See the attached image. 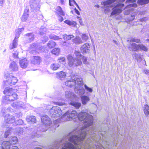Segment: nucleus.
Returning a JSON list of instances; mask_svg holds the SVG:
<instances>
[{"label":"nucleus","instance_id":"obj_1","mask_svg":"<svg viewBox=\"0 0 149 149\" xmlns=\"http://www.w3.org/2000/svg\"><path fill=\"white\" fill-rule=\"evenodd\" d=\"M125 0H108L106 1H102L101 3V4L103 6V7L106 8L104 9V12L107 14L111 12L110 16L114 15H118L122 11L120 8H123L124 6V4L119 3H117L114 7L112 8L111 7H107L110 4L114 3L117 1H119L121 2H123ZM136 0H127L126 2L129 3L135 2Z\"/></svg>","mask_w":149,"mask_h":149},{"label":"nucleus","instance_id":"obj_2","mask_svg":"<svg viewBox=\"0 0 149 149\" xmlns=\"http://www.w3.org/2000/svg\"><path fill=\"white\" fill-rule=\"evenodd\" d=\"M73 78L74 77L72 78L71 80L66 81L65 85L71 88L75 85L74 91L76 93L82 95L85 93V91L83 87H81L84 84L82 78L79 77Z\"/></svg>","mask_w":149,"mask_h":149},{"label":"nucleus","instance_id":"obj_3","mask_svg":"<svg viewBox=\"0 0 149 149\" xmlns=\"http://www.w3.org/2000/svg\"><path fill=\"white\" fill-rule=\"evenodd\" d=\"M15 90L11 88H6L3 93L6 95L2 98V101L4 104H8L16 100L17 95L14 92Z\"/></svg>","mask_w":149,"mask_h":149},{"label":"nucleus","instance_id":"obj_4","mask_svg":"<svg viewBox=\"0 0 149 149\" xmlns=\"http://www.w3.org/2000/svg\"><path fill=\"white\" fill-rule=\"evenodd\" d=\"M75 55L77 58H74L71 55H68L67 56V59L68 61V65L70 67L73 66L74 67L81 66L82 65V62L80 57L81 58L82 55L79 52L75 51L74 52Z\"/></svg>","mask_w":149,"mask_h":149},{"label":"nucleus","instance_id":"obj_5","mask_svg":"<svg viewBox=\"0 0 149 149\" xmlns=\"http://www.w3.org/2000/svg\"><path fill=\"white\" fill-rule=\"evenodd\" d=\"M12 132H14L16 134L20 135L23 134V129L22 128L19 126H17L14 129L12 127H8L6 129V131L5 133L4 136L6 138L8 137L9 135Z\"/></svg>","mask_w":149,"mask_h":149},{"label":"nucleus","instance_id":"obj_6","mask_svg":"<svg viewBox=\"0 0 149 149\" xmlns=\"http://www.w3.org/2000/svg\"><path fill=\"white\" fill-rule=\"evenodd\" d=\"M130 45L128 47L129 50L134 51H137L141 50L145 51H148V48L143 44L137 45L135 43H131Z\"/></svg>","mask_w":149,"mask_h":149},{"label":"nucleus","instance_id":"obj_7","mask_svg":"<svg viewBox=\"0 0 149 149\" xmlns=\"http://www.w3.org/2000/svg\"><path fill=\"white\" fill-rule=\"evenodd\" d=\"M49 114L51 117H58L62 114L61 108L58 107H53L50 110Z\"/></svg>","mask_w":149,"mask_h":149},{"label":"nucleus","instance_id":"obj_8","mask_svg":"<svg viewBox=\"0 0 149 149\" xmlns=\"http://www.w3.org/2000/svg\"><path fill=\"white\" fill-rule=\"evenodd\" d=\"M137 5L136 3H132L126 6V8H129L125 11L124 12V15H127L131 13L133 14L134 13V9L133 7L136 8L137 7Z\"/></svg>","mask_w":149,"mask_h":149},{"label":"nucleus","instance_id":"obj_9","mask_svg":"<svg viewBox=\"0 0 149 149\" xmlns=\"http://www.w3.org/2000/svg\"><path fill=\"white\" fill-rule=\"evenodd\" d=\"M6 77L8 79L6 80L5 83L6 84H8L10 86L15 85L17 82V78L14 76L8 77V74Z\"/></svg>","mask_w":149,"mask_h":149},{"label":"nucleus","instance_id":"obj_10","mask_svg":"<svg viewBox=\"0 0 149 149\" xmlns=\"http://www.w3.org/2000/svg\"><path fill=\"white\" fill-rule=\"evenodd\" d=\"M30 48L32 49L30 51V53L32 54H34V53L35 52V50L37 49L40 51H43L44 50L43 46H38L37 43H34L31 45L30 46Z\"/></svg>","mask_w":149,"mask_h":149},{"label":"nucleus","instance_id":"obj_11","mask_svg":"<svg viewBox=\"0 0 149 149\" xmlns=\"http://www.w3.org/2000/svg\"><path fill=\"white\" fill-rule=\"evenodd\" d=\"M10 143L8 141H4L1 144V148L2 149H18V147L16 146H13L10 148Z\"/></svg>","mask_w":149,"mask_h":149},{"label":"nucleus","instance_id":"obj_12","mask_svg":"<svg viewBox=\"0 0 149 149\" xmlns=\"http://www.w3.org/2000/svg\"><path fill=\"white\" fill-rule=\"evenodd\" d=\"M5 122V124L8 123L9 124L13 123L15 122V117L12 115H10L9 114H6L4 117Z\"/></svg>","mask_w":149,"mask_h":149},{"label":"nucleus","instance_id":"obj_13","mask_svg":"<svg viewBox=\"0 0 149 149\" xmlns=\"http://www.w3.org/2000/svg\"><path fill=\"white\" fill-rule=\"evenodd\" d=\"M31 63L34 65H39L41 61V58L39 56H34L31 57Z\"/></svg>","mask_w":149,"mask_h":149},{"label":"nucleus","instance_id":"obj_14","mask_svg":"<svg viewBox=\"0 0 149 149\" xmlns=\"http://www.w3.org/2000/svg\"><path fill=\"white\" fill-rule=\"evenodd\" d=\"M77 94L81 97L83 104H86L87 102L90 100V98L88 96H90L91 94L89 93L86 92V95H83L84 94L82 95H79V93Z\"/></svg>","mask_w":149,"mask_h":149},{"label":"nucleus","instance_id":"obj_15","mask_svg":"<svg viewBox=\"0 0 149 149\" xmlns=\"http://www.w3.org/2000/svg\"><path fill=\"white\" fill-rule=\"evenodd\" d=\"M41 120L42 123L45 125H50L52 124V122L49 117L45 115L41 117Z\"/></svg>","mask_w":149,"mask_h":149},{"label":"nucleus","instance_id":"obj_16","mask_svg":"<svg viewBox=\"0 0 149 149\" xmlns=\"http://www.w3.org/2000/svg\"><path fill=\"white\" fill-rule=\"evenodd\" d=\"M20 34L16 33L15 34V37L14 39L13 40V42L12 44H10L9 46V48L10 49H12L13 48L16 47L17 43V39L19 37Z\"/></svg>","mask_w":149,"mask_h":149},{"label":"nucleus","instance_id":"obj_17","mask_svg":"<svg viewBox=\"0 0 149 149\" xmlns=\"http://www.w3.org/2000/svg\"><path fill=\"white\" fill-rule=\"evenodd\" d=\"M90 46L89 44L86 43L83 45L81 48V51L83 54L89 52Z\"/></svg>","mask_w":149,"mask_h":149},{"label":"nucleus","instance_id":"obj_18","mask_svg":"<svg viewBox=\"0 0 149 149\" xmlns=\"http://www.w3.org/2000/svg\"><path fill=\"white\" fill-rule=\"evenodd\" d=\"M19 65L22 68H26L28 64V61L26 58H24L19 60Z\"/></svg>","mask_w":149,"mask_h":149},{"label":"nucleus","instance_id":"obj_19","mask_svg":"<svg viewBox=\"0 0 149 149\" xmlns=\"http://www.w3.org/2000/svg\"><path fill=\"white\" fill-rule=\"evenodd\" d=\"M10 69L14 72H16L18 70V66L17 64L14 61H12L9 65Z\"/></svg>","mask_w":149,"mask_h":149},{"label":"nucleus","instance_id":"obj_20","mask_svg":"<svg viewBox=\"0 0 149 149\" xmlns=\"http://www.w3.org/2000/svg\"><path fill=\"white\" fill-rule=\"evenodd\" d=\"M66 76L65 72L62 71L56 73V77L57 78L61 80H63Z\"/></svg>","mask_w":149,"mask_h":149},{"label":"nucleus","instance_id":"obj_21","mask_svg":"<svg viewBox=\"0 0 149 149\" xmlns=\"http://www.w3.org/2000/svg\"><path fill=\"white\" fill-rule=\"evenodd\" d=\"M26 37V38L28 39L27 42H30L33 40L34 38V35L33 33H28L25 35Z\"/></svg>","mask_w":149,"mask_h":149},{"label":"nucleus","instance_id":"obj_22","mask_svg":"<svg viewBox=\"0 0 149 149\" xmlns=\"http://www.w3.org/2000/svg\"><path fill=\"white\" fill-rule=\"evenodd\" d=\"M65 96L66 98L70 100L75 97V95L72 92L70 91H67L65 93Z\"/></svg>","mask_w":149,"mask_h":149},{"label":"nucleus","instance_id":"obj_23","mask_svg":"<svg viewBox=\"0 0 149 149\" xmlns=\"http://www.w3.org/2000/svg\"><path fill=\"white\" fill-rule=\"evenodd\" d=\"M28 10L25 9L24 10V13L21 17V20L22 22H25L27 19L29 15L28 13Z\"/></svg>","mask_w":149,"mask_h":149},{"label":"nucleus","instance_id":"obj_24","mask_svg":"<svg viewBox=\"0 0 149 149\" xmlns=\"http://www.w3.org/2000/svg\"><path fill=\"white\" fill-rule=\"evenodd\" d=\"M37 0H31L30 1V6L32 9H35L38 6Z\"/></svg>","mask_w":149,"mask_h":149},{"label":"nucleus","instance_id":"obj_25","mask_svg":"<svg viewBox=\"0 0 149 149\" xmlns=\"http://www.w3.org/2000/svg\"><path fill=\"white\" fill-rule=\"evenodd\" d=\"M70 104L74 107L76 109H78L81 106V104L80 103L76 102H71Z\"/></svg>","mask_w":149,"mask_h":149},{"label":"nucleus","instance_id":"obj_26","mask_svg":"<svg viewBox=\"0 0 149 149\" xmlns=\"http://www.w3.org/2000/svg\"><path fill=\"white\" fill-rule=\"evenodd\" d=\"M47 130L45 125H42L39 126L37 128V130L38 132H43Z\"/></svg>","mask_w":149,"mask_h":149},{"label":"nucleus","instance_id":"obj_27","mask_svg":"<svg viewBox=\"0 0 149 149\" xmlns=\"http://www.w3.org/2000/svg\"><path fill=\"white\" fill-rule=\"evenodd\" d=\"M26 120L28 122L33 123H36V118L34 116H27L26 118Z\"/></svg>","mask_w":149,"mask_h":149},{"label":"nucleus","instance_id":"obj_28","mask_svg":"<svg viewBox=\"0 0 149 149\" xmlns=\"http://www.w3.org/2000/svg\"><path fill=\"white\" fill-rule=\"evenodd\" d=\"M143 111L146 117H148L149 114V106L146 104L144 106Z\"/></svg>","mask_w":149,"mask_h":149},{"label":"nucleus","instance_id":"obj_29","mask_svg":"<svg viewBox=\"0 0 149 149\" xmlns=\"http://www.w3.org/2000/svg\"><path fill=\"white\" fill-rule=\"evenodd\" d=\"M1 116L3 117H5L6 112L9 110V108H7L5 107H2L1 108Z\"/></svg>","mask_w":149,"mask_h":149},{"label":"nucleus","instance_id":"obj_30","mask_svg":"<svg viewBox=\"0 0 149 149\" xmlns=\"http://www.w3.org/2000/svg\"><path fill=\"white\" fill-rule=\"evenodd\" d=\"M74 36L73 35H68L66 34L63 35V39L66 40H71V39L73 38Z\"/></svg>","mask_w":149,"mask_h":149},{"label":"nucleus","instance_id":"obj_31","mask_svg":"<svg viewBox=\"0 0 149 149\" xmlns=\"http://www.w3.org/2000/svg\"><path fill=\"white\" fill-rule=\"evenodd\" d=\"M133 56L134 58H135L138 62H140L142 60V58L139 55L137 54L136 53H134L133 54Z\"/></svg>","mask_w":149,"mask_h":149},{"label":"nucleus","instance_id":"obj_32","mask_svg":"<svg viewBox=\"0 0 149 149\" xmlns=\"http://www.w3.org/2000/svg\"><path fill=\"white\" fill-rule=\"evenodd\" d=\"M57 11L58 15H61L62 16L65 15V13L60 6L57 7L56 9Z\"/></svg>","mask_w":149,"mask_h":149},{"label":"nucleus","instance_id":"obj_33","mask_svg":"<svg viewBox=\"0 0 149 149\" xmlns=\"http://www.w3.org/2000/svg\"><path fill=\"white\" fill-rule=\"evenodd\" d=\"M60 67V65L58 63H53L51 65V68L54 70H56L58 69Z\"/></svg>","mask_w":149,"mask_h":149},{"label":"nucleus","instance_id":"obj_34","mask_svg":"<svg viewBox=\"0 0 149 149\" xmlns=\"http://www.w3.org/2000/svg\"><path fill=\"white\" fill-rule=\"evenodd\" d=\"M73 42L76 44L78 45L83 42L81 39L79 37H77L72 40Z\"/></svg>","mask_w":149,"mask_h":149},{"label":"nucleus","instance_id":"obj_35","mask_svg":"<svg viewBox=\"0 0 149 149\" xmlns=\"http://www.w3.org/2000/svg\"><path fill=\"white\" fill-rule=\"evenodd\" d=\"M56 45L55 42L53 40L49 41L47 44V45L49 48H52L55 47Z\"/></svg>","mask_w":149,"mask_h":149},{"label":"nucleus","instance_id":"obj_36","mask_svg":"<svg viewBox=\"0 0 149 149\" xmlns=\"http://www.w3.org/2000/svg\"><path fill=\"white\" fill-rule=\"evenodd\" d=\"M138 3L140 5H143L149 3V0H138Z\"/></svg>","mask_w":149,"mask_h":149},{"label":"nucleus","instance_id":"obj_37","mask_svg":"<svg viewBox=\"0 0 149 149\" xmlns=\"http://www.w3.org/2000/svg\"><path fill=\"white\" fill-rule=\"evenodd\" d=\"M64 22L70 26H74L75 25V23L74 21H71L68 19L65 21Z\"/></svg>","mask_w":149,"mask_h":149},{"label":"nucleus","instance_id":"obj_38","mask_svg":"<svg viewBox=\"0 0 149 149\" xmlns=\"http://www.w3.org/2000/svg\"><path fill=\"white\" fill-rule=\"evenodd\" d=\"M18 139L16 136H13L11 137L10 141V144H15L17 141Z\"/></svg>","mask_w":149,"mask_h":149},{"label":"nucleus","instance_id":"obj_39","mask_svg":"<svg viewBox=\"0 0 149 149\" xmlns=\"http://www.w3.org/2000/svg\"><path fill=\"white\" fill-rule=\"evenodd\" d=\"M60 49L59 48H55L52 51V53L55 55H58L60 52Z\"/></svg>","mask_w":149,"mask_h":149},{"label":"nucleus","instance_id":"obj_40","mask_svg":"<svg viewBox=\"0 0 149 149\" xmlns=\"http://www.w3.org/2000/svg\"><path fill=\"white\" fill-rule=\"evenodd\" d=\"M84 87L85 89L84 88V90H86L88 93H91L93 92V89L92 88L88 87L86 84L84 85Z\"/></svg>","mask_w":149,"mask_h":149},{"label":"nucleus","instance_id":"obj_41","mask_svg":"<svg viewBox=\"0 0 149 149\" xmlns=\"http://www.w3.org/2000/svg\"><path fill=\"white\" fill-rule=\"evenodd\" d=\"M130 41L131 42H135L137 43H139L141 42V41L140 39L133 38H131Z\"/></svg>","mask_w":149,"mask_h":149},{"label":"nucleus","instance_id":"obj_42","mask_svg":"<svg viewBox=\"0 0 149 149\" xmlns=\"http://www.w3.org/2000/svg\"><path fill=\"white\" fill-rule=\"evenodd\" d=\"M58 62L60 63H61L63 65H65V60L64 57H60L58 59Z\"/></svg>","mask_w":149,"mask_h":149},{"label":"nucleus","instance_id":"obj_43","mask_svg":"<svg viewBox=\"0 0 149 149\" xmlns=\"http://www.w3.org/2000/svg\"><path fill=\"white\" fill-rule=\"evenodd\" d=\"M17 125H21L23 124L24 122L22 119L17 120L15 122Z\"/></svg>","mask_w":149,"mask_h":149},{"label":"nucleus","instance_id":"obj_44","mask_svg":"<svg viewBox=\"0 0 149 149\" xmlns=\"http://www.w3.org/2000/svg\"><path fill=\"white\" fill-rule=\"evenodd\" d=\"M49 37L50 39L55 40H58L60 39L58 36L54 35H51L49 36Z\"/></svg>","mask_w":149,"mask_h":149},{"label":"nucleus","instance_id":"obj_45","mask_svg":"<svg viewBox=\"0 0 149 149\" xmlns=\"http://www.w3.org/2000/svg\"><path fill=\"white\" fill-rule=\"evenodd\" d=\"M48 39L47 37L46 36H43L41 38V40L42 41L43 43H45L47 40Z\"/></svg>","mask_w":149,"mask_h":149},{"label":"nucleus","instance_id":"obj_46","mask_svg":"<svg viewBox=\"0 0 149 149\" xmlns=\"http://www.w3.org/2000/svg\"><path fill=\"white\" fill-rule=\"evenodd\" d=\"M135 18L134 14H133L131 15V16L128 18V20L130 22L134 20Z\"/></svg>","mask_w":149,"mask_h":149},{"label":"nucleus","instance_id":"obj_47","mask_svg":"<svg viewBox=\"0 0 149 149\" xmlns=\"http://www.w3.org/2000/svg\"><path fill=\"white\" fill-rule=\"evenodd\" d=\"M24 27H22L21 28H19L16 30V33L19 34L20 35L22 31L24 30Z\"/></svg>","mask_w":149,"mask_h":149},{"label":"nucleus","instance_id":"obj_48","mask_svg":"<svg viewBox=\"0 0 149 149\" xmlns=\"http://www.w3.org/2000/svg\"><path fill=\"white\" fill-rule=\"evenodd\" d=\"M19 52L17 51H15L13 52V57L15 58H18V55Z\"/></svg>","mask_w":149,"mask_h":149},{"label":"nucleus","instance_id":"obj_49","mask_svg":"<svg viewBox=\"0 0 149 149\" xmlns=\"http://www.w3.org/2000/svg\"><path fill=\"white\" fill-rule=\"evenodd\" d=\"M82 58V60L83 61V63L86 64L88 63L86 57L84 56H83Z\"/></svg>","mask_w":149,"mask_h":149},{"label":"nucleus","instance_id":"obj_50","mask_svg":"<svg viewBox=\"0 0 149 149\" xmlns=\"http://www.w3.org/2000/svg\"><path fill=\"white\" fill-rule=\"evenodd\" d=\"M82 38L83 40H86L88 38V36L85 34H84L82 35Z\"/></svg>","mask_w":149,"mask_h":149},{"label":"nucleus","instance_id":"obj_51","mask_svg":"<svg viewBox=\"0 0 149 149\" xmlns=\"http://www.w3.org/2000/svg\"><path fill=\"white\" fill-rule=\"evenodd\" d=\"M62 44L64 46H68L70 45L69 42L66 41H64L63 42Z\"/></svg>","mask_w":149,"mask_h":149},{"label":"nucleus","instance_id":"obj_52","mask_svg":"<svg viewBox=\"0 0 149 149\" xmlns=\"http://www.w3.org/2000/svg\"><path fill=\"white\" fill-rule=\"evenodd\" d=\"M64 103L62 102H54V104L56 105L62 106L64 104Z\"/></svg>","mask_w":149,"mask_h":149},{"label":"nucleus","instance_id":"obj_53","mask_svg":"<svg viewBox=\"0 0 149 149\" xmlns=\"http://www.w3.org/2000/svg\"><path fill=\"white\" fill-rule=\"evenodd\" d=\"M45 33V31H43L42 29H40L39 31V33L40 35H42Z\"/></svg>","mask_w":149,"mask_h":149},{"label":"nucleus","instance_id":"obj_54","mask_svg":"<svg viewBox=\"0 0 149 149\" xmlns=\"http://www.w3.org/2000/svg\"><path fill=\"white\" fill-rule=\"evenodd\" d=\"M61 15H58V20L60 22H62L63 20V17L61 16Z\"/></svg>","mask_w":149,"mask_h":149},{"label":"nucleus","instance_id":"obj_55","mask_svg":"<svg viewBox=\"0 0 149 149\" xmlns=\"http://www.w3.org/2000/svg\"><path fill=\"white\" fill-rule=\"evenodd\" d=\"M5 2V0H0V6L3 7V3Z\"/></svg>","mask_w":149,"mask_h":149},{"label":"nucleus","instance_id":"obj_56","mask_svg":"<svg viewBox=\"0 0 149 149\" xmlns=\"http://www.w3.org/2000/svg\"><path fill=\"white\" fill-rule=\"evenodd\" d=\"M147 19L146 17H143L142 18L140 19V21L141 22H143V21H146Z\"/></svg>","mask_w":149,"mask_h":149},{"label":"nucleus","instance_id":"obj_57","mask_svg":"<svg viewBox=\"0 0 149 149\" xmlns=\"http://www.w3.org/2000/svg\"><path fill=\"white\" fill-rule=\"evenodd\" d=\"M74 10L75 12L78 15H79L80 14L79 11L76 8H75Z\"/></svg>","mask_w":149,"mask_h":149},{"label":"nucleus","instance_id":"obj_58","mask_svg":"<svg viewBox=\"0 0 149 149\" xmlns=\"http://www.w3.org/2000/svg\"><path fill=\"white\" fill-rule=\"evenodd\" d=\"M36 137H39V135L37 134V133L35 134L34 135H32V138H34Z\"/></svg>","mask_w":149,"mask_h":149},{"label":"nucleus","instance_id":"obj_59","mask_svg":"<svg viewBox=\"0 0 149 149\" xmlns=\"http://www.w3.org/2000/svg\"><path fill=\"white\" fill-rule=\"evenodd\" d=\"M22 116V113L20 112L18 114H17L16 115V116L18 118H19V117Z\"/></svg>","mask_w":149,"mask_h":149},{"label":"nucleus","instance_id":"obj_60","mask_svg":"<svg viewBox=\"0 0 149 149\" xmlns=\"http://www.w3.org/2000/svg\"><path fill=\"white\" fill-rule=\"evenodd\" d=\"M79 22L80 23V24L81 25H84L83 22L82 21V20L81 19H79Z\"/></svg>","mask_w":149,"mask_h":149},{"label":"nucleus","instance_id":"obj_61","mask_svg":"<svg viewBox=\"0 0 149 149\" xmlns=\"http://www.w3.org/2000/svg\"><path fill=\"white\" fill-rule=\"evenodd\" d=\"M113 41L114 42V43H115L116 45H118V43L115 40H113Z\"/></svg>","mask_w":149,"mask_h":149},{"label":"nucleus","instance_id":"obj_62","mask_svg":"<svg viewBox=\"0 0 149 149\" xmlns=\"http://www.w3.org/2000/svg\"><path fill=\"white\" fill-rule=\"evenodd\" d=\"M117 145V143L116 142L115 143L114 141L113 142V146H116Z\"/></svg>","mask_w":149,"mask_h":149},{"label":"nucleus","instance_id":"obj_63","mask_svg":"<svg viewBox=\"0 0 149 149\" xmlns=\"http://www.w3.org/2000/svg\"><path fill=\"white\" fill-rule=\"evenodd\" d=\"M71 0H69V5H70V6H72V5L71 4Z\"/></svg>","mask_w":149,"mask_h":149},{"label":"nucleus","instance_id":"obj_64","mask_svg":"<svg viewBox=\"0 0 149 149\" xmlns=\"http://www.w3.org/2000/svg\"><path fill=\"white\" fill-rule=\"evenodd\" d=\"M72 1L75 5H77V3L74 0H72Z\"/></svg>","mask_w":149,"mask_h":149}]
</instances>
